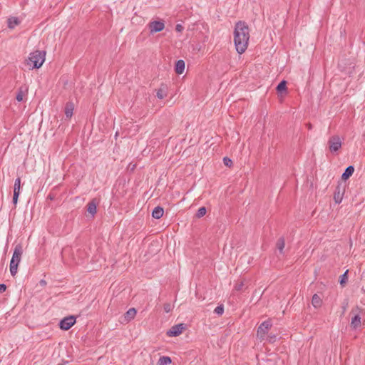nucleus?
<instances>
[{"label": "nucleus", "mask_w": 365, "mask_h": 365, "mask_svg": "<svg viewBox=\"0 0 365 365\" xmlns=\"http://www.w3.org/2000/svg\"><path fill=\"white\" fill-rule=\"evenodd\" d=\"M185 61L183 60H178L175 63V71L178 74H182L185 70Z\"/></svg>", "instance_id": "nucleus-12"}, {"label": "nucleus", "mask_w": 365, "mask_h": 365, "mask_svg": "<svg viewBox=\"0 0 365 365\" xmlns=\"http://www.w3.org/2000/svg\"><path fill=\"white\" fill-rule=\"evenodd\" d=\"M76 322V319L73 316H69L63 319L60 323V328L63 330H68Z\"/></svg>", "instance_id": "nucleus-6"}, {"label": "nucleus", "mask_w": 365, "mask_h": 365, "mask_svg": "<svg viewBox=\"0 0 365 365\" xmlns=\"http://www.w3.org/2000/svg\"><path fill=\"white\" fill-rule=\"evenodd\" d=\"M214 312L218 315H222L224 312V307L222 304L217 306Z\"/></svg>", "instance_id": "nucleus-28"}, {"label": "nucleus", "mask_w": 365, "mask_h": 365, "mask_svg": "<svg viewBox=\"0 0 365 365\" xmlns=\"http://www.w3.org/2000/svg\"><path fill=\"white\" fill-rule=\"evenodd\" d=\"M312 304L314 307L319 308L322 306V300L318 294H314L312 299Z\"/></svg>", "instance_id": "nucleus-16"}, {"label": "nucleus", "mask_w": 365, "mask_h": 365, "mask_svg": "<svg viewBox=\"0 0 365 365\" xmlns=\"http://www.w3.org/2000/svg\"><path fill=\"white\" fill-rule=\"evenodd\" d=\"M172 362L170 357L169 356H161L158 362V365H167Z\"/></svg>", "instance_id": "nucleus-20"}, {"label": "nucleus", "mask_w": 365, "mask_h": 365, "mask_svg": "<svg viewBox=\"0 0 365 365\" xmlns=\"http://www.w3.org/2000/svg\"><path fill=\"white\" fill-rule=\"evenodd\" d=\"M74 110V104L73 102H68L66 103V106H65V115L66 116V118H71L73 115V111Z\"/></svg>", "instance_id": "nucleus-10"}, {"label": "nucleus", "mask_w": 365, "mask_h": 365, "mask_svg": "<svg viewBox=\"0 0 365 365\" xmlns=\"http://www.w3.org/2000/svg\"><path fill=\"white\" fill-rule=\"evenodd\" d=\"M16 100H17L18 101H19V102H20V101H23V93H22V92H19V93L17 94V96H16Z\"/></svg>", "instance_id": "nucleus-33"}, {"label": "nucleus", "mask_w": 365, "mask_h": 365, "mask_svg": "<svg viewBox=\"0 0 365 365\" xmlns=\"http://www.w3.org/2000/svg\"><path fill=\"white\" fill-rule=\"evenodd\" d=\"M163 209L161 207L158 206L153 210L152 216L153 218L160 219L163 215Z\"/></svg>", "instance_id": "nucleus-15"}, {"label": "nucleus", "mask_w": 365, "mask_h": 365, "mask_svg": "<svg viewBox=\"0 0 365 365\" xmlns=\"http://www.w3.org/2000/svg\"><path fill=\"white\" fill-rule=\"evenodd\" d=\"M223 163L227 167H231L232 165V161L227 157L223 158Z\"/></svg>", "instance_id": "nucleus-29"}, {"label": "nucleus", "mask_w": 365, "mask_h": 365, "mask_svg": "<svg viewBox=\"0 0 365 365\" xmlns=\"http://www.w3.org/2000/svg\"><path fill=\"white\" fill-rule=\"evenodd\" d=\"M20 187H21V179L18 178L16 179L14 186V192H17V193H20Z\"/></svg>", "instance_id": "nucleus-24"}, {"label": "nucleus", "mask_w": 365, "mask_h": 365, "mask_svg": "<svg viewBox=\"0 0 365 365\" xmlns=\"http://www.w3.org/2000/svg\"><path fill=\"white\" fill-rule=\"evenodd\" d=\"M18 264L16 262L11 259L10 262V272L12 276H15V274L17 273V269H18Z\"/></svg>", "instance_id": "nucleus-18"}, {"label": "nucleus", "mask_w": 365, "mask_h": 365, "mask_svg": "<svg viewBox=\"0 0 365 365\" xmlns=\"http://www.w3.org/2000/svg\"><path fill=\"white\" fill-rule=\"evenodd\" d=\"M150 33L154 34L160 32L165 29V24L163 20L150 21L148 25Z\"/></svg>", "instance_id": "nucleus-5"}, {"label": "nucleus", "mask_w": 365, "mask_h": 365, "mask_svg": "<svg viewBox=\"0 0 365 365\" xmlns=\"http://www.w3.org/2000/svg\"><path fill=\"white\" fill-rule=\"evenodd\" d=\"M341 140L339 135H333L328 140L329 150L334 153L338 151L341 147Z\"/></svg>", "instance_id": "nucleus-3"}, {"label": "nucleus", "mask_w": 365, "mask_h": 365, "mask_svg": "<svg viewBox=\"0 0 365 365\" xmlns=\"http://www.w3.org/2000/svg\"><path fill=\"white\" fill-rule=\"evenodd\" d=\"M354 172V168L351 165L346 168L344 173L341 175V179L344 180H347Z\"/></svg>", "instance_id": "nucleus-14"}, {"label": "nucleus", "mask_w": 365, "mask_h": 365, "mask_svg": "<svg viewBox=\"0 0 365 365\" xmlns=\"http://www.w3.org/2000/svg\"><path fill=\"white\" fill-rule=\"evenodd\" d=\"M250 39V29L245 21H239L236 23L234 31V43L237 51L242 54L248 46Z\"/></svg>", "instance_id": "nucleus-1"}, {"label": "nucleus", "mask_w": 365, "mask_h": 365, "mask_svg": "<svg viewBox=\"0 0 365 365\" xmlns=\"http://www.w3.org/2000/svg\"><path fill=\"white\" fill-rule=\"evenodd\" d=\"M271 327L272 324L270 321H265L262 322L258 327L257 336L260 340H263L264 339L265 335L271 328Z\"/></svg>", "instance_id": "nucleus-4"}, {"label": "nucleus", "mask_w": 365, "mask_h": 365, "mask_svg": "<svg viewBox=\"0 0 365 365\" xmlns=\"http://www.w3.org/2000/svg\"><path fill=\"white\" fill-rule=\"evenodd\" d=\"M168 93V87L166 85L162 84L158 89L156 96L159 99L164 98Z\"/></svg>", "instance_id": "nucleus-11"}, {"label": "nucleus", "mask_w": 365, "mask_h": 365, "mask_svg": "<svg viewBox=\"0 0 365 365\" xmlns=\"http://www.w3.org/2000/svg\"><path fill=\"white\" fill-rule=\"evenodd\" d=\"M19 195V193H17V192H14V196H13L14 204L17 203Z\"/></svg>", "instance_id": "nucleus-31"}, {"label": "nucleus", "mask_w": 365, "mask_h": 365, "mask_svg": "<svg viewBox=\"0 0 365 365\" xmlns=\"http://www.w3.org/2000/svg\"><path fill=\"white\" fill-rule=\"evenodd\" d=\"M206 208L205 207H201L198 209L197 213H196V217L197 218H200L202 217H203L205 214H206Z\"/></svg>", "instance_id": "nucleus-25"}, {"label": "nucleus", "mask_w": 365, "mask_h": 365, "mask_svg": "<svg viewBox=\"0 0 365 365\" xmlns=\"http://www.w3.org/2000/svg\"><path fill=\"white\" fill-rule=\"evenodd\" d=\"M22 254H23L22 246L21 245H17L15 247L11 259L14 260L17 263H19L21 261Z\"/></svg>", "instance_id": "nucleus-8"}, {"label": "nucleus", "mask_w": 365, "mask_h": 365, "mask_svg": "<svg viewBox=\"0 0 365 365\" xmlns=\"http://www.w3.org/2000/svg\"><path fill=\"white\" fill-rule=\"evenodd\" d=\"M184 29V27L181 24H177L175 26V30L178 32H181Z\"/></svg>", "instance_id": "nucleus-32"}, {"label": "nucleus", "mask_w": 365, "mask_h": 365, "mask_svg": "<svg viewBox=\"0 0 365 365\" xmlns=\"http://www.w3.org/2000/svg\"><path fill=\"white\" fill-rule=\"evenodd\" d=\"M287 90V82L285 81H281L277 86V91L279 93Z\"/></svg>", "instance_id": "nucleus-23"}, {"label": "nucleus", "mask_w": 365, "mask_h": 365, "mask_svg": "<svg viewBox=\"0 0 365 365\" xmlns=\"http://www.w3.org/2000/svg\"><path fill=\"white\" fill-rule=\"evenodd\" d=\"M45 51H35L30 53L26 60V66L29 69L39 68L45 61Z\"/></svg>", "instance_id": "nucleus-2"}, {"label": "nucleus", "mask_w": 365, "mask_h": 365, "mask_svg": "<svg viewBox=\"0 0 365 365\" xmlns=\"http://www.w3.org/2000/svg\"><path fill=\"white\" fill-rule=\"evenodd\" d=\"M245 286L244 281H240L236 283L235 286V289L237 291H242L243 289V287Z\"/></svg>", "instance_id": "nucleus-27"}, {"label": "nucleus", "mask_w": 365, "mask_h": 365, "mask_svg": "<svg viewBox=\"0 0 365 365\" xmlns=\"http://www.w3.org/2000/svg\"><path fill=\"white\" fill-rule=\"evenodd\" d=\"M361 326V317L358 314H356L351 319V327L356 329Z\"/></svg>", "instance_id": "nucleus-13"}, {"label": "nucleus", "mask_w": 365, "mask_h": 365, "mask_svg": "<svg viewBox=\"0 0 365 365\" xmlns=\"http://www.w3.org/2000/svg\"><path fill=\"white\" fill-rule=\"evenodd\" d=\"M136 314V310L135 308H130L129 309L125 314H124L123 320L122 321L123 323H128L132 319H134Z\"/></svg>", "instance_id": "nucleus-9"}, {"label": "nucleus", "mask_w": 365, "mask_h": 365, "mask_svg": "<svg viewBox=\"0 0 365 365\" xmlns=\"http://www.w3.org/2000/svg\"><path fill=\"white\" fill-rule=\"evenodd\" d=\"M285 242L283 237H280L278 239L277 242V247L279 250L280 253H283V250L284 248Z\"/></svg>", "instance_id": "nucleus-22"}, {"label": "nucleus", "mask_w": 365, "mask_h": 365, "mask_svg": "<svg viewBox=\"0 0 365 365\" xmlns=\"http://www.w3.org/2000/svg\"><path fill=\"white\" fill-rule=\"evenodd\" d=\"M184 329H185L184 324H179L172 327L170 328V329L167 332V334L170 336H177L180 335Z\"/></svg>", "instance_id": "nucleus-7"}, {"label": "nucleus", "mask_w": 365, "mask_h": 365, "mask_svg": "<svg viewBox=\"0 0 365 365\" xmlns=\"http://www.w3.org/2000/svg\"><path fill=\"white\" fill-rule=\"evenodd\" d=\"M7 21L8 27L11 29L20 24V20L19 18L14 16L9 18Z\"/></svg>", "instance_id": "nucleus-17"}, {"label": "nucleus", "mask_w": 365, "mask_h": 365, "mask_svg": "<svg viewBox=\"0 0 365 365\" xmlns=\"http://www.w3.org/2000/svg\"><path fill=\"white\" fill-rule=\"evenodd\" d=\"M6 289V286L4 284H0V293L4 292Z\"/></svg>", "instance_id": "nucleus-34"}, {"label": "nucleus", "mask_w": 365, "mask_h": 365, "mask_svg": "<svg viewBox=\"0 0 365 365\" xmlns=\"http://www.w3.org/2000/svg\"><path fill=\"white\" fill-rule=\"evenodd\" d=\"M87 211L92 215L96 213V204L94 201H91L88 204Z\"/></svg>", "instance_id": "nucleus-19"}, {"label": "nucleus", "mask_w": 365, "mask_h": 365, "mask_svg": "<svg viewBox=\"0 0 365 365\" xmlns=\"http://www.w3.org/2000/svg\"><path fill=\"white\" fill-rule=\"evenodd\" d=\"M343 198V194L341 193L339 188L337 187V190L335 191L334 199L336 203H340Z\"/></svg>", "instance_id": "nucleus-21"}, {"label": "nucleus", "mask_w": 365, "mask_h": 365, "mask_svg": "<svg viewBox=\"0 0 365 365\" xmlns=\"http://www.w3.org/2000/svg\"><path fill=\"white\" fill-rule=\"evenodd\" d=\"M348 270H346L341 277H340V284L341 286H344L346 284V281H347V274H348Z\"/></svg>", "instance_id": "nucleus-26"}, {"label": "nucleus", "mask_w": 365, "mask_h": 365, "mask_svg": "<svg viewBox=\"0 0 365 365\" xmlns=\"http://www.w3.org/2000/svg\"><path fill=\"white\" fill-rule=\"evenodd\" d=\"M163 309L165 312L168 313L173 309V306L170 303H166L163 305Z\"/></svg>", "instance_id": "nucleus-30"}, {"label": "nucleus", "mask_w": 365, "mask_h": 365, "mask_svg": "<svg viewBox=\"0 0 365 365\" xmlns=\"http://www.w3.org/2000/svg\"><path fill=\"white\" fill-rule=\"evenodd\" d=\"M307 127L309 130H311L312 128V125L311 123H307Z\"/></svg>", "instance_id": "nucleus-35"}]
</instances>
